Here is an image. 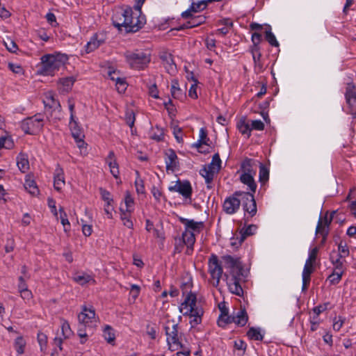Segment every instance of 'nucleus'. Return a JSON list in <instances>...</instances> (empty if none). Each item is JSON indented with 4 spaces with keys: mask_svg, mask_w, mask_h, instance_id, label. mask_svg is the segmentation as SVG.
<instances>
[{
    "mask_svg": "<svg viewBox=\"0 0 356 356\" xmlns=\"http://www.w3.org/2000/svg\"><path fill=\"white\" fill-rule=\"evenodd\" d=\"M145 0H136V4L132 8L130 6L122 7L117 9L113 16V25L126 33H136L141 29L146 24L145 15L142 13V6Z\"/></svg>",
    "mask_w": 356,
    "mask_h": 356,
    "instance_id": "f257e3e1",
    "label": "nucleus"
},
{
    "mask_svg": "<svg viewBox=\"0 0 356 356\" xmlns=\"http://www.w3.org/2000/svg\"><path fill=\"white\" fill-rule=\"evenodd\" d=\"M225 268L229 269V275L227 277V283L229 291L238 296H242L243 290L241 282L244 280L243 267L239 257L224 255L221 257Z\"/></svg>",
    "mask_w": 356,
    "mask_h": 356,
    "instance_id": "f03ea898",
    "label": "nucleus"
},
{
    "mask_svg": "<svg viewBox=\"0 0 356 356\" xmlns=\"http://www.w3.org/2000/svg\"><path fill=\"white\" fill-rule=\"evenodd\" d=\"M164 330L167 336L169 349L171 351H177V356H179L180 354L184 356H189L191 353V348L180 341L178 324L175 323L174 321H168L165 325Z\"/></svg>",
    "mask_w": 356,
    "mask_h": 356,
    "instance_id": "7ed1b4c3",
    "label": "nucleus"
},
{
    "mask_svg": "<svg viewBox=\"0 0 356 356\" xmlns=\"http://www.w3.org/2000/svg\"><path fill=\"white\" fill-rule=\"evenodd\" d=\"M196 295L190 291L179 307V312L183 315L190 316L191 318H193L190 321L192 326L201 323L202 316L204 314L203 309L196 306Z\"/></svg>",
    "mask_w": 356,
    "mask_h": 356,
    "instance_id": "20e7f679",
    "label": "nucleus"
},
{
    "mask_svg": "<svg viewBox=\"0 0 356 356\" xmlns=\"http://www.w3.org/2000/svg\"><path fill=\"white\" fill-rule=\"evenodd\" d=\"M125 61L134 70H143L147 67L151 56L143 50L127 51L124 54Z\"/></svg>",
    "mask_w": 356,
    "mask_h": 356,
    "instance_id": "39448f33",
    "label": "nucleus"
},
{
    "mask_svg": "<svg viewBox=\"0 0 356 356\" xmlns=\"http://www.w3.org/2000/svg\"><path fill=\"white\" fill-rule=\"evenodd\" d=\"M235 195H241L243 209L245 212V225L253 218L257 212V203L254 193L241 191H235Z\"/></svg>",
    "mask_w": 356,
    "mask_h": 356,
    "instance_id": "423d86ee",
    "label": "nucleus"
},
{
    "mask_svg": "<svg viewBox=\"0 0 356 356\" xmlns=\"http://www.w3.org/2000/svg\"><path fill=\"white\" fill-rule=\"evenodd\" d=\"M63 56L46 54L41 58V73L44 75H54V72L64 65Z\"/></svg>",
    "mask_w": 356,
    "mask_h": 356,
    "instance_id": "0eeeda50",
    "label": "nucleus"
},
{
    "mask_svg": "<svg viewBox=\"0 0 356 356\" xmlns=\"http://www.w3.org/2000/svg\"><path fill=\"white\" fill-rule=\"evenodd\" d=\"M43 118L40 113L24 119L21 122L22 129L27 134H35L43 128Z\"/></svg>",
    "mask_w": 356,
    "mask_h": 356,
    "instance_id": "6e6552de",
    "label": "nucleus"
},
{
    "mask_svg": "<svg viewBox=\"0 0 356 356\" xmlns=\"http://www.w3.org/2000/svg\"><path fill=\"white\" fill-rule=\"evenodd\" d=\"M209 272L214 280L213 285L217 286L222 277L223 270L221 261H219L217 255L212 254L208 261Z\"/></svg>",
    "mask_w": 356,
    "mask_h": 356,
    "instance_id": "1a4fd4ad",
    "label": "nucleus"
},
{
    "mask_svg": "<svg viewBox=\"0 0 356 356\" xmlns=\"http://www.w3.org/2000/svg\"><path fill=\"white\" fill-rule=\"evenodd\" d=\"M345 97L348 105L347 111L354 118L356 117V86L353 83H348L346 87Z\"/></svg>",
    "mask_w": 356,
    "mask_h": 356,
    "instance_id": "9d476101",
    "label": "nucleus"
},
{
    "mask_svg": "<svg viewBox=\"0 0 356 356\" xmlns=\"http://www.w3.org/2000/svg\"><path fill=\"white\" fill-rule=\"evenodd\" d=\"M78 320L81 327H90L89 323L96 322L94 307L92 306L88 307L86 305H83L81 312L78 315Z\"/></svg>",
    "mask_w": 356,
    "mask_h": 356,
    "instance_id": "9b49d317",
    "label": "nucleus"
},
{
    "mask_svg": "<svg viewBox=\"0 0 356 356\" xmlns=\"http://www.w3.org/2000/svg\"><path fill=\"white\" fill-rule=\"evenodd\" d=\"M241 203V195H235V192L227 197L222 204V209L227 214H234L238 211Z\"/></svg>",
    "mask_w": 356,
    "mask_h": 356,
    "instance_id": "f8f14e48",
    "label": "nucleus"
},
{
    "mask_svg": "<svg viewBox=\"0 0 356 356\" xmlns=\"http://www.w3.org/2000/svg\"><path fill=\"white\" fill-rule=\"evenodd\" d=\"M106 35L104 32L95 33L85 46L87 54L91 53L104 44Z\"/></svg>",
    "mask_w": 356,
    "mask_h": 356,
    "instance_id": "ddd939ff",
    "label": "nucleus"
},
{
    "mask_svg": "<svg viewBox=\"0 0 356 356\" xmlns=\"http://www.w3.org/2000/svg\"><path fill=\"white\" fill-rule=\"evenodd\" d=\"M170 191L178 192L185 198H191L192 195V187L189 181L178 180L174 186L168 188Z\"/></svg>",
    "mask_w": 356,
    "mask_h": 356,
    "instance_id": "4468645a",
    "label": "nucleus"
},
{
    "mask_svg": "<svg viewBox=\"0 0 356 356\" xmlns=\"http://www.w3.org/2000/svg\"><path fill=\"white\" fill-rule=\"evenodd\" d=\"M179 220L181 223L184 225L185 230L188 232H193L195 234H199L204 227V223L202 221H195L194 220H189L183 217H179Z\"/></svg>",
    "mask_w": 356,
    "mask_h": 356,
    "instance_id": "2eb2a0df",
    "label": "nucleus"
},
{
    "mask_svg": "<svg viewBox=\"0 0 356 356\" xmlns=\"http://www.w3.org/2000/svg\"><path fill=\"white\" fill-rule=\"evenodd\" d=\"M165 161L167 170L175 171L179 165L178 158L175 150L168 149L165 153Z\"/></svg>",
    "mask_w": 356,
    "mask_h": 356,
    "instance_id": "dca6fc26",
    "label": "nucleus"
},
{
    "mask_svg": "<svg viewBox=\"0 0 356 356\" xmlns=\"http://www.w3.org/2000/svg\"><path fill=\"white\" fill-rule=\"evenodd\" d=\"M181 242L186 245V254H191L193 251V245L195 242V234L193 232L184 230L182 233Z\"/></svg>",
    "mask_w": 356,
    "mask_h": 356,
    "instance_id": "f3484780",
    "label": "nucleus"
},
{
    "mask_svg": "<svg viewBox=\"0 0 356 356\" xmlns=\"http://www.w3.org/2000/svg\"><path fill=\"white\" fill-rule=\"evenodd\" d=\"M207 4L208 1H207V0H202L197 3L193 2L190 8L187 10L183 12L181 15L183 18H189L192 16L193 13H197L204 10L207 8Z\"/></svg>",
    "mask_w": 356,
    "mask_h": 356,
    "instance_id": "a211bd4d",
    "label": "nucleus"
},
{
    "mask_svg": "<svg viewBox=\"0 0 356 356\" xmlns=\"http://www.w3.org/2000/svg\"><path fill=\"white\" fill-rule=\"evenodd\" d=\"M219 171H217L216 169L210 168L208 166H204L202 169L200 170V174L205 179V182L207 184V188L208 189L213 188V180L215 175L218 174Z\"/></svg>",
    "mask_w": 356,
    "mask_h": 356,
    "instance_id": "6ab92c4d",
    "label": "nucleus"
},
{
    "mask_svg": "<svg viewBox=\"0 0 356 356\" xmlns=\"http://www.w3.org/2000/svg\"><path fill=\"white\" fill-rule=\"evenodd\" d=\"M159 57L168 73L173 72L176 70V65L174 62L172 55L168 51L161 52Z\"/></svg>",
    "mask_w": 356,
    "mask_h": 356,
    "instance_id": "aec40b11",
    "label": "nucleus"
},
{
    "mask_svg": "<svg viewBox=\"0 0 356 356\" xmlns=\"http://www.w3.org/2000/svg\"><path fill=\"white\" fill-rule=\"evenodd\" d=\"M234 323L238 326L243 327L248 321V316L245 308H240L234 315Z\"/></svg>",
    "mask_w": 356,
    "mask_h": 356,
    "instance_id": "412c9836",
    "label": "nucleus"
},
{
    "mask_svg": "<svg viewBox=\"0 0 356 356\" xmlns=\"http://www.w3.org/2000/svg\"><path fill=\"white\" fill-rule=\"evenodd\" d=\"M64 185H65V180H64L63 170L60 167V165H58L57 168L55 170L54 186L56 191H59L61 190L62 187Z\"/></svg>",
    "mask_w": 356,
    "mask_h": 356,
    "instance_id": "4be33fe9",
    "label": "nucleus"
},
{
    "mask_svg": "<svg viewBox=\"0 0 356 356\" xmlns=\"http://www.w3.org/2000/svg\"><path fill=\"white\" fill-rule=\"evenodd\" d=\"M254 175L248 174V173H242L240 176V181L243 184L248 186L250 192L254 193L257 189V184L254 181Z\"/></svg>",
    "mask_w": 356,
    "mask_h": 356,
    "instance_id": "5701e85b",
    "label": "nucleus"
},
{
    "mask_svg": "<svg viewBox=\"0 0 356 356\" xmlns=\"http://www.w3.org/2000/svg\"><path fill=\"white\" fill-rule=\"evenodd\" d=\"M17 165L19 170L24 173L29 170V161L28 155L20 152L17 157Z\"/></svg>",
    "mask_w": 356,
    "mask_h": 356,
    "instance_id": "b1692460",
    "label": "nucleus"
},
{
    "mask_svg": "<svg viewBox=\"0 0 356 356\" xmlns=\"http://www.w3.org/2000/svg\"><path fill=\"white\" fill-rule=\"evenodd\" d=\"M257 229V226L256 225H249L246 227H243L240 231V237L238 239V243L241 245L247 236L253 235Z\"/></svg>",
    "mask_w": 356,
    "mask_h": 356,
    "instance_id": "393cba45",
    "label": "nucleus"
},
{
    "mask_svg": "<svg viewBox=\"0 0 356 356\" xmlns=\"http://www.w3.org/2000/svg\"><path fill=\"white\" fill-rule=\"evenodd\" d=\"M24 186L25 189L32 195H37L39 194V189L36 185L35 181L32 179L29 175L26 176Z\"/></svg>",
    "mask_w": 356,
    "mask_h": 356,
    "instance_id": "a878e982",
    "label": "nucleus"
},
{
    "mask_svg": "<svg viewBox=\"0 0 356 356\" xmlns=\"http://www.w3.org/2000/svg\"><path fill=\"white\" fill-rule=\"evenodd\" d=\"M237 128L243 135H247L248 138L251 136L250 124L246 122V118L243 117L237 123Z\"/></svg>",
    "mask_w": 356,
    "mask_h": 356,
    "instance_id": "bb28decb",
    "label": "nucleus"
},
{
    "mask_svg": "<svg viewBox=\"0 0 356 356\" xmlns=\"http://www.w3.org/2000/svg\"><path fill=\"white\" fill-rule=\"evenodd\" d=\"M45 107L56 109L61 108L60 104L58 100L56 99L54 95L51 92H49L46 95V99L43 101Z\"/></svg>",
    "mask_w": 356,
    "mask_h": 356,
    "instance_id": "cd10ccee",
    "label": "nucleus"
},
{
    "mask_svg": "<svg viewBox=\"0 0 356 356\" xmlns=\"http://www.w3.org/2000/svg\"><path fill=\"white\" fill-rule=\"evenodd\" d=\"M336 254L335 252H332L330 254V259L332 265L334 266V270L333 271H337L340 272L342 271V273L344 272V266H343V261L341 260L342 257H337V258H334V254Z\"/></svg>",
    "mask_w": 356,
    "mask_h": 356,
    "instance_id": "c85d7f7f",
    "label": "nucleus"
},
{
    "mask_svg": "<svg viewBox=\"0 0 356 356\" xmlns=\"http://www.w3.org/2000/svg\"><path fill=\"white\" fill-rule=\"evenodd\" d=\"M120 219L123 222V225L129 229H133L134 224L130 219L131 210L125 211L123 208H120Z\"/></svg>",
    "mask_w": 356,
    "mask_h": 356,
    "instance_id": "c756f323",
    "label": "nucleus"
},
{
    "mask_svg": "<svg viewBox=\"0 0 356 356\" xmlns=\"http://www.w3.org/2000/svg\"><path fill=\"white\" fill-rule=\"evenodd\" d=\"M72 137L74 138L78 147L79 148H82L84 145L85 142L83 140V138L85 137L84 134L82 131V129L80 127L77 129H72V131H71Z\"/></svg>",
    "mask_w": 356,
    "mask_h": 356,
    "instance_id": "7c9ffc66",
    "label": "nucleus"
},
{
    "mask_svg": "<svg viewBox=\"0 0 356 356\" xmlns=\"http://www.w3.org/2000/svg\"><path fill=\"white\" fill-rule=\"evenodd\" d=\"M261 56H262L261 54L252 56V59L254 61V72L257 74H259V73L264 72L266 69V67L264 66V61L261 59Z\"/></svg>",
    "mask_w": 356,
    "mask_h": 356,
    "instance_id": "2f4dec72",
    "label": "nucleus"
},
{
    "mask_svg": "<svg viewBox=\"0 0 356 356\" xmlns=\"http://www.w3.org/2000/svg\"><path fill=\"white\" fill-rule=\"evenodd\" d=\"M265 39L266 41L273 47H278L279 43L277 41V39L275 35L271 31V26L268 24L266 25V28L265 30Z\"/></svg>",
    "mask_w": 356,
    "mask_h": 356,
    "instance_id": "473e14b6",
    "label": "nucleus"
},
{
    "mask_svg": "<svg viewBox=\"0 0 356 356\" xmlns=\"http://www.w3.org/2000/svg\"><path fill=\"white\" fill-rule=\"evenodd\" d=\"M247 336L251 340L261 341L264 336L261 333L260 328L259 327H250L247 332Z\"/></svg>",
    "mask_w": 356,
    "mask_h": 356,
    "instance_id": "72a5a7b5",
    "label": "nucleus"
},
{
    "mask_svg": "<svg viewBox=\"0 0 356 356\" xmlns=\"http://www.w3.org/2000/svg\"><path fill=\"white\" fill-rule=\"evenodd\" d=\"M171 95L175 99H181L183 96L182 90L179 87V82L174 79L171 83Z\"/></svg>",
    "mask_w": 356,
    "mask_h": 356,
    "instance_id": "f704fd0d",
    "label": "nucleus"
},
{
    "mask_svg": "<svg viewBox=\"0 0 356 356\" xmlns=\"http://www.w3.org/2000/svg\"><path fill=\"white\" fill-rule=\"evenodd\" d=\"M328 233V229L323 227L322 218H320L316 226V234L322 236L323 238L321 241V244H323L325 242Z\"/></svg>",
    "mask_w": 356,
    "mask_h": 356,
    "instance_id": "c9c22d12",
    "label": "nucleus"
},
{
    "mask_svg": "<svg viewBox=\"0 0 356 356\" xmlns=\"http://www.w3.org/2000/svg\"><path fill=\"white\" fill-rule=\"evenodd\" d=\"M241 170L242 173H248L254 175L255 172L252 169V160L245 159L241 165Z\"/></svg>",
    "mask_w": 356,
    "mask_h": 356,
    "instance_id": "e433bc0d",
    "label": "nucleus"
},
{
    "mask_svg": "<svg viewBox=\"0 0 356 356\" xmlns=\"http://www.w3.org/2000/svg\"><path fill=\"white\" fill-rule=\"evenodd\" d=\"M259 181L261 184H265L268 181L269 179V170L268 169L261 163L259 164Z\"/></svg>",
    "mask_w": 356,
    "mask_h": 356,
    "instance_id": "4c0bfd02",
    "label": "nucleus"
},
{
    "mask_svg": "<svg viewBox=\"0 0 356 356\" xmlns=\"http://www.w3.org/2000/svg\"><path fill=\"white\" fill-rule=\"evenodd\" d=\"M75 80L76 79L73 76L64 77L60 79L59 83L64 87V90L69 91L74 85Z\"/></svg>",
    "mask_w": 356,
    "mask_h": 356,
    "instance_id": "58836bf2",
    "label": "nucleus"
},
{
    "mask_svg": "<svg viewBox=\"0 0 356 356\" xmlns=\"http://www.w3.org/2000/svg\"><path fill=\"white\" fill-rule=\"evenodd\" d=\"M59 212L61 224L64 227V231L67 232L70 230V223L67 219V215L63 207H60Z\"/></svg>",
    "mask_w": 356,
    "mask_h": 356,
    "instance_id": "ea45409f",
    "label": "nucleus"
},
{
    "mask_svg": "<svg viewBox=\"0 0 356 356\" xmlns=\"http://www.w3.org/2000/svg\"><path fill=\"white\" fill-rule=\"evenodd\" d=\"M338 254L337 257L346 258L349 255V250L346 242L341 241L338 245Z\"/></svg>",
    "mask_w": 356,
    "mask_h": 356,
    "instance_id": "a19ab883",
    "label": "nucleus"
},
{
    "mask_svg": "<svg viewBox=\"0 0 356 356\" xmlns=\"http://www.w3.org/2000/svg\"><path fill=\"white\" fill-rule=\"evenodd\" d=\"M234 318L232 316H219L217 323L218 326L225 327L227 325L234 323Z\"/></svg>",
    "mask_w": 356,
    "mask_h": 356,
    "instance_id": "79ce46f5",
    "label": "nucleus"
},
{
    "mask_svg": "<svg viewBox=\"0 0 356 356\" xmlns=\"http://www.w3.org/2000/svg\"><path fill=\"white\" fill-rule=\"evenodd\" d=\"M208 167L212 169H216L217 171L220 170L221 160L218 153H216L213 156L212 161Z\"/></svg>",
    "mask_w": 356,
    "mask_h": 356,
    "instance_id": "37998d69",
    "label": "nucleus"
},
{
    "mask_svg": "<svg viewBox=\"0 0 356 356\" xmlns=\"http://www.w3.org/2000/svg\"><path fill=\"white\" fill-rule=\"evenodd\" d=\"M104 337L108 343H111L115 340V334L110 325H106L105 327L104 330Z\"/></svg>",
    "mask_w": 356,
    "mask_h": 356,
    "instance_id": "c03bdc74",
    "label": "nucleus"
},
{
    "mask_svg": "<svg viewBox=\"0 0 356 356\" xmlns=\"http://www.w3.org/2000/svg\"><path fill=\"white\" fill-rule=\"evenodd\" d=\"M99 192L102 200L106 202L107 206H111V203L113 202L111 193L102 188H99Z\"/></svg>",
    "mask_w": 356,
    "mask_h": 356,
    "instance_id": "a18cd8bd",
    "label": "nucleus"
},
{
    "mask_svg": "<svg viewBox=\"0 0 356 356\" xmlns=\"http://www.w3.org/2000/svg\"><path fill=\"white\" fill-rule=\"evenodd\" d=\"M188 19H191L192 22V26L193 27L198 26L202 24H204L206 21V17L204 15H197L195 16L192 14V16Z\"/></svg>",
    "mask_w": 356,
    "mask_h": 356,
    "instance_id": "49530a36",
    "label": "nucleus"
},
{
    "mask_svg": "<svg viewBox=\"0 0 356 356\" xmlns=\"http://www.w3.org/2000/svg\"><path fill=\"white\" fill-rule=\"evenodd\" d=\"M107 163L110 168L111 173L113 175V176L116 179L118 178L120 171L116 160L108 161Z\"/></svg>",
    "mask_w": 356,
    "mask_h": 356,
    "instance_id": "de8ad7c7",
    "label": "nucleus"
},
{
    "mask_svg": "<svg viewBox=\"0 0 356 356\" xmlns=\"http://www.w3.org/2000/svg\"><path fill=\"white\" fill-rule=\"evenodd\" d=\"M343 273L342 271L337 272L333 271L332 273L328 277V280L332 284H338L341 280Z\"/></svg>",
    "mask_w": 356,
    "mask_h": 356,
    "instance_id": "09e8293b",
    "label": "nucleus"
},
{
    "mask_svg": "<svg viewBox=\"0 0 356 356\" xmlns=\"http://www.w3.org/2000/svg\"><path fill=\"white\" fill-rule=\"evenodd\" d=\"M13 146V142L10 138L0 137V149H11Z\"/></svg>",
    "mask_w": 356,
    "mask_h": 356,
    "instance_id": "8fccbe9b",
    "label": "nucleus"
},
{
    "mask_svg": "<svg viewBox=\"0 0 356 356\" xmlns=\"http://www.w3.org/2000/svg\"><path fill=\"white\" fill-rule=\"evenodd\" d=\"M330 305V303L329 302H327L322 305H319L316 307H314L312 309V311L314 313V314H316V316H319L324 311H326L328 309H331V307H329Z\"/></svg>",
    "mask_w": 356,
    "mask_h": 356,
    "instance_id": "3c124183",
    "label": "nucleus"
},
{
    "mask_svg": "<svg viewBox=\"0 0 356 356\" xmlns=\"http://www.w3.org/2000/svg\"><path fill=\"white\" fill-rule=\"evenodd\" d=\"M314 270L313 263L306 261L302 276L305 277H311V275Z\"/></svg>",
    "mask_w": 356,
    "mask_h": 356,
    "instance_id": "603ef678",
    "label": "nucleus"
},
{
    "mask_svg": "<svg viewBox=\"0 0 356 356\" xmlns=\"http://www.w3.org/2000/svg\"><path fill=\"white\" fill-rule=\"evenodd\" d=\"M203 145L210 146L209 143H207V142L202 141L199 139L197 143L193 145V147H196L200 153L204 154L209 153L210 151L208 148L205 149L202 148Z\"/></svg>",
    "mask_w": 356,
    "mask_h": 356,
    "instance_id": "864d4df0",
    "label": "nucleus"
},
{
    "mask_svg": "<svg viewBox=\"0 0 356 356\" xmlns=\"http://www.w3.org/2000/svg\"><path fill=\"white\" fill-rule=\"evenodd\" d=\"M74 280L76 282L81 285L89 282L90 280L94 282V280L91 277V276L86 274L76 276L74 277Z\"/></svg>",
    "mask_w": 356,
    "mask_h": 356,
    "instance_id": "5fc2aeb1",
    "label": "nucleus"
},
{
    "mask_svg": "<svg viewBox=\"0 0 356 356\" xmlns=\"http://www.w3.org/2000/svg\"><path fill=\"white\" fill-rule=\"evenodd\" d=\"M38 341L40 346L41 350L43 351L47 347V336L43 332H39L38 334Z\"/></svg>",
    "mask_w": 356,
    "mask_h": 356,
    "instance_id": "6e6d98bb",
    "label": "nucleus"
},
{
    "mask_svg": "<svg viewBox=\"0 0 356 356\" xmlns=\"http://www.w3.org/2000/svg\"><path fill=\"white\" fill-rule=\"evenodd\" d=\"M24 342L22 337H19L15 340V348L17 353V354L21 355L24 353Z\"/></svg>",
    "mask_w": 356,
    "mask_h": 356,
    "instance_id": "4d7b16f0",
    "label": "nucleus"
},
{
    "mask_svg": "<svg viewBox=\"0 0 356 356\" xmlns=\"http://www.w3.org/2000/svg\"><path fill=\"white\" fill-rule=\"evenodd\" d=\"M135 114L133 111H127L125 115V120L127 124L132 128L135 122Z\"/></svg>",
    "mask_w": 356,
    "mask_h": 356,
    "instance_id": "13d9d810",
    "label": "nucleus"
},
{
    "mask_svg": "<svg viewBox=\"0 0 356 356\" xmlns=\"http://www.w3.org/2000/svg\"><path fill=\"white\" fill-rule=\"evenodd\" d=\"M251 130L262 131L264 129L265 125L260 120H252L250 124Z\"/></svg>",
    "mask_w": 356,
    "mask_h": 356,
    "instance_id": "bf43d9fd",
    "label": "nucleus"
},
{
    "mask_svg": "<svg viewBox=\"0 0 356 356\" xmlns=\"http://www.w3.org/2000/svg\"><path fill=\"white\" fill-rule=\"evenodd\" d=\"M63 335L65 338H68L72 334V330L67 321H64L61 325Z\"/></svg>",
    "mask_w": 356,
    "mask_h": 356,
    "instance_id": "052dcab7",
    "label": "nucleus"
},
{
    "mask_svg": "<svg viewBox=\"0 0 356 356\" xmlns=\"http://www.w3.org/2000/svg\"><path fill=\"white\" fill-rule=\"evenodd\" d=\"M86 327H81V323H79V328H78L77 332H78L79 337L81 338V343H84L86 341L87 338H88V334L86 333V331L85 330V328H86Z\"/></svg>",
    "mask_w": 356,
    "mask_h": 356,
    "instance_id": "680f3d73",
    "label": "nucleus"
},
{
    "mask_svg": "<svg viewBox=\"0 0 356 356\" xmlns=\"http://www.w3.org/2000/svg\"><path fill=\"white\" fill-rule=\"evenodd\" d=\"M126 85H127V83H126V81L124 79L119 78V77L116 78V86H117V90L119 92L122 93L126 90V89H127Z\"/></svg>",
    "mask_w": 356,
    "mask_h": 356,
    "instance_id": "e2e57ef3",
    "label": "nucleus"
},
{
    "mask_svg": "<svg viewBox=\"0 0 356 356\" xmlns=\"http://www.w3.org/2000/svg\"><path fill=\"white\" fill-rule=\"evenodd\" d=\"M4 44L8 51L11 53H15L18 49L17 44L11 40H8V42L4 41Z\"/></svg>",
    "mask_w": 356,
    "mask_h": 356,
    "instance_id": "0e129e2a",
    "label": "nucleus"
},
{
    "mask_svg": "<svg viewBox=\"0 0 356 356\" xmlns=\"http://www.w3.org/2000/svg\"><path fill=\"white\" fill-rule=\"evenodd\" d=\"M8 67L15 74H23L24 70L20 65L9 63Z\"/></svg>",
    "mask_w": 356,
    "mask_h": 356,
    "instance_id": "69168bd1",
    "label": "nucleus"
},
{
    "mask_svg": "<svg viewBox=\"0 0 356 356\" xmlns=\"http://www.w3.org/2000/svg\"><path fill=\"white\" fill-rule=\"evenodd\" d=\"M124 203L126 206L125 211L131 210L130 208L132 207L134 205V199L131 197L130 193L129 191L126 192L125 198H124Z\"/></svg>",
    "mask_w": 356,
    "mask_h": 356,
    "instance_id": "338daca9",
    "label": "nucleus"
},
{
    "mask_svg": "<svg viewBox=\"0 0 356 356\" xmlns=\"http://www.w3.org/2000/svg\"><path fill=\"white\" fill-rule=\"evenodd\" d=\"M135 186H136V191L138 193H141V194L145 193V191L144 182H143V179H141L139 177L138 179H136V180L135 181Z\"/></svg>",
    "mask_w": 356,
    "mask_h": 356,
    "instance_id": "774afa93",
    "label": "nucleus"
}]
</instances>
